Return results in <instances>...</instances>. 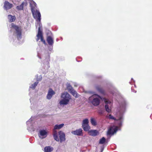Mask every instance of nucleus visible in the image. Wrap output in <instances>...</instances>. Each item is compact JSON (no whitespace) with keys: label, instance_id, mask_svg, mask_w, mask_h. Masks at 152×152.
Masks as SVG:
<instances>
[{"label":"nucleus","instance_id":"f257e3e1","mask_svg":"<svg viewBox=\"0 0 152 152\" xmlns=\"http://www.w3.org/2000/svg\"><path fill=\"white\" fill-rule=\"evenodd\" d=\"M127 104V102L124 100H123L121 103H120V107L118 109V111L116 114L117 119L110 114L108 116H106V117L109 119L114 120L115 121L116 124L118 125V126L111 127L107 132V134L108 135H113L118 130H121L120 128L122 126L124 120L123 115L126 111V107Z\"/></svg>","mask_w":152,"mask_h":152},{"label":"nucleus","instance_id":"f03ea898","mask_svg":"<svg viewBox=\"0 0 152 152\" xmlns=\"http://www.w3.org/2000/svg\"><path fill=\"white\" fill-rule=\"evenodd\" d=\"M89 93L93 94L91 96L89 97V101L94 106H97L100 103V99H102L105 104V108L106 111L108 113L111 112V110L110 107L111 105L112 101L105 98H102L100 96L95 94L94 92L89 91Z\"/></svg>","mask_w":152,"mask_h":152},{"label":"nucleus","instance_id":"7ed1b4c3","mask_svg":"<svg viewBox=\"0 0 152 152\" xmlns=\"http://www.w3.org/2000/svg\"><path fill=\"white\" fill-rule=\"evenodd\" d=\"M11 27L15 30L13 33V42H17V40H19L22 38L21 29L20 27L13 23L11 24Z\"/></svg>","mask_w":152,"mask_h":152},{"label":"nucleus","instance_id":"20e7f679","mask_svg":"<svg viewBox=\"0 0 152 152\" xmlns=\"http://www.w3.org/2000/svg\"><path fill=\"white\" fill-rule=\"evenodd\" d=\"M62 99L60 101L59 103L61 105L67 104L71 99L70 95L67 92H65L61 94Z\"/></svg>","mask_w":152,"mask_h":152},{"label":"nucleus","instance_id":"39448f33","mask_svg":"<svg viewBox=\"0 0 152 152\" xmlns=\"http://www.w3.org/2000/svg\"><path fill=\"white\" fill-rule=\"evenodd\" d=\"M34 118L31 117L27 122L26 124L27 126V129L30 131L33 132L35 130V128L33 125V121Z\"/></svg>","mask_w":152,"mask_h":152},{"label":"nucleus","instance_id":"423d86ee","mask_svg":"<svg viewBox=\"0 0 152 152\" xmlns=\"http://www.w3.org/2000/svg\"><path fill=\"white\" fill-rule=\"evenodd\" d=\"M33 10L31 11L34 18L36 20L40 23L41 19V15L39 10L37 9Z\"/></svg>","mask_w":152,"mask_h":152},{"label":"nucleus","instance_id":"0eeeda50","mask_svg":"<svg viewBox=\"0 0 152 152\" xmlns=\"http://www.w3.org/2000/svg\"><path fill=\"white\" fill-rule=\"evenodd\" d=\"M88 123L89 121L87 118L84 119L83 121L82 126L83 130L85 131H88V132L90 129V127L89 126Z\"/></svg>","mask_w":152,"mask_h":152},{"label":"nucleus","instance_id":"6e6552de","mask_svg":"<svg viewBox=\"0 0 152 152\" xmlns=\"http://www.w3.org/2000/svg\"><path fill=\"white\" fill-rule=\"evenodd\" d=\"M39 26L38 28V33L37 35V38L36 39V41L37 42L40 39L41 41L43 42L44 44L46 45V43L44 39L43 38L42 31L40 30V23H39Z\"/></svg>","mask_w":152,"mask_h":152},{"label":"nucleus","instance_id":"1a4fd4ad","mask_svg":"<svg viewBox=\"0 0 152 152\" xmlns=\"http://www.w3.org/2000/svg\"><path fill=\"white\" fill-rule=\"evenodd\" d=\"M47 135V132L46 130L44 129L40 130L38 134L39 137L41 139H43L45 138Z\"/></svg>","mask_w":152,"mask_h":152},{"label":"nucleus","instance_id":"9d476101","mask_svg":"<svg viewBox=\"0 0 152 152\" xmlns=\"http://www.w3.org/2000/svg\"><path fill=\"white\" fill-rule=\"evenodd\" d=\"M55 94V93L52 89L51 88H49L46 96L47 99H50Z\"/></svg>","mask_w":152,"mask_h":152},{"label":"nucleus","instance_id":"9b49d317","mask_svg":"<svg viewBox=\"0 0 152 152\" xmlns=\"http://www.w3.org/2000/svg\"><path fill=\"white\" fill-rule=\"evenodd\" d=\"M58 134L61 142L64 141L66 140L65 135L64 133L62 131L59 132Z\"/></svg>","mask_w":152,"mask_h":152},{"label":"nucleus","instance_id":"f8f14e48","mask_svg":"<svg viewBox=\"0 0 152 152\" xmlns=\"http://www.w3.org/2000/svg\"><path fill=\"white\" fill-rule=\"evenodd\" d=\"M12 6V4H10L7 1H5L4 4V8L6 10L11 9Z\"/></svg>","mask_w":152,"mask_h":152},{"label":"nucleus","instance_id":"ddd939ff","mask_svg":"<svg viewBox=\"0 0 152 152\" xmlns=\"http://www.w3.org/2000/svg\"><path fill=\"white\" fill-rule=\"evenodd\" d=\"M82 131V129L80 128L72 131V133L74 135L77 136H81L83 134Z\"/></svg>","mask_w":152,"mask_h":152},{"label":"nucleus","instance_id":"4468645a","mask_svg":"<svg viewBox=\"0 0 152 152\" xmlns=\"http://www.w3.org/2000/svg\"><path fill=\"white\" fill-rule=\"evenodd\" d=\"M89 134L91 136H96L99 134V132L96 130H91L88 132Z\"/></svg>","mask_w":152,"mask_h":152},{"label":"nucleus","instance_id":"2eb2a0df","mask_svg":"<svg viewBox=\"0 0 152 152\" xmlns=\"http://www.w3.org/2000/svg\"><path fill=\"white\" fill-rule=\"evenodd\" d=\"M46 40L49 45L51 46H53L54 43L53 39L50 36H48L47 37Z\"/></svg>","mask_w":152,"mask_h":152},{"label":"nucleus","instance_id":"dca6fc26","mask_svg":"<svg viewBox=\"0 0 152 152\" xmlns=\"http://www.w3.org/2000/svg\"><path fill=\"white\" fill-rule=\"evenodd\" d=\"M30 4L31 11L33 10L32 9H33L34 10L37 9V4L34 1H30Z\"/></svg>","mask_w":152,"mask_h":152},{"label":"nucleus","instance_id":"f3484780","mask_svg":"<svg viewBox=\"0 0 152 152\" xmlns=\"http://www.w3.org/2000/svg\"><path fill=\"white\" fill-rule=\"evenodd\" d=\"M44 150L45 152H51L53 150V148L51 146H48L45 147Z\"/></svg>","mask_w":152,"mask_h":152},{"label":"nucleus","instance_id":"a211bd4d","mask_svg":"<svg viewBox=\"0 0 152 152\" xmlns=\"http://www.w3.org/2000/svg\"><path fill=\"white\" fill-rule=\"evenodd\" d=\"M8 18L10 22H11L15 21V17L14 16L9 15H8Z\"/></svg>","mask_w":152,"mask_h":152},{"label":"nucleus","instance_id":"6ab92c4d","mask_svg":"<svg viewBox=\"0 0 152 152\" xmlns=\"http://www.w3.org/2000/svg\"><path fill=\"white\" fill-rule=\"evenodd\" d=\"M24 5V3L23 2L20 5L17 6L16 7L17 10L19 11L23 10Z\"/></svg>","mask_w":152,"mask_h":152},{"label":"nucleus","instance_id":"aec40b11","mask_svg":"<svg viewBox=\"0 0 152 152\" xmlns=\"http://www.w3.org/2000/svg\"><path fill=\"white\" fill-rule=\"evenodd\" d=\"M64 124H56L55 125L54 127V129H60L62 128L64 126Z\"/></svg>","mask_w":152,"mask_h":152},{"label":"nucleus","instance_id":"412c9836","mask_svg":"<svg viewBox=\"0 0 152 152\" xmlns=\"http://www.w3.org/2000/svg\"><path fill=\"white\" fill-rule=\"evenodd\" d=\"M70 93L72 94L76 98H77L78 97L79 95L77 93V92L75 91L74 89L72 90Z\"/></svg>","mask_w":152,"mask_h":152},{"label":"nucleus","instance_id":"4be33fe9","mask_svg":"<svg viewBox=\"0 0 152 152\" xmlns=\"http://www.w3.org/2000/svg\"><path fill=\"white\" fill-rule=\"evenodd\" d=\"M66 88L69 92L72 91V90H74V89L69 83H67L66 84Z\"/></svg>","mask_w":152,"mask_h":152},{"label":"nucleus","instance_id":"5701e85b","mask_svg":"<svg viewBox=\"0 0 152 152\" xmlns=\"http://www.w3.org/2000/svg\"><path fill=\"white\" fill-rule=\"evenodd\" d=\"M96 89L99 92L102 94L104 93V90L101 88L99 86H96Z\"/></svg>","mask_w":152,"mask_h":152},{"label":"nucleus","instance_id":"b1692460","mask_svg":"<svg viewBox=\"0 0 152 152\" xmlns=\"http://www.w3.org/2000/svg\"><path fill=\"white\" fill-rule=\"evenodd\" d=\"M38 83V82L37 81L35 82L34 84L31 85L29 87V88L34 89L37 85Z\"/></svg>","mask_w":152,"mask_h":152},{"label":"nucleus","instance_id":"393cba45","mask_svg":"<svg viewBox=\"0 0 152 152\" xmlns=\"http://www.w3.org/2000/svg\"><path fill=\"white\" fill-rule=\"evenodd\" d=\"M91 124L94 126H95L97 125L96 122V120L94 119V118H91Z\"/></svg>","mask_w":152,"mask_h":152},{"label":"nucleus","instance_id":"a878e982","mask_svg":"<svg viewBox=\"0 0 152 152\" xmlns=\"http://www.w3.org/2000/svg\"><path fill=\"white\" fill-rule=\"evenodd\" d=\"M106 141L105 138L103 137L100 139L99 143L100 144H104Z\"/></svg>","mask_w":152,"mask_h":152},{"label":"nucleus","instance_id":"bb28decb","mask_svg":"<svg viewBox=\"0 0 152 152\" xmlns=\"http://www.w3.org/2000/svg\"><path fill=\"white\" fill-rule=\"evenodd\" d=\"M53 136L55 140L57 141H59V139L57 136V134L56 132L54 133Z\"/></svg>","mask_w":152,"mask_h":152},{"label":"nucleus","instance_id":"cd10ccee","mask_svg":"<svg viewBox=\"0 0 152 152\" xmlns=\"http://www.w3.org/2000/svg\"><path fill=\"white\" fill-rule=\"evenodd\" d=\"M45 60L46 61V62L45 63V64L48 65L49 64V61H50L49 56H48L46 58H45Z\"/></svg>","mask_w":152,"mask_h":152},{"label":"nucleus","instance_id":"c85d7f7f","mask_svg":"<svg viewBox=\"0 0 152 152\" xmlns=\"http://www.w3.org/2000/svg\"><path fill=\"white\" fill-rule=\"evenodd\" d=\"M112 88H113L114 89V91H111V93L113 94V95H114V93H116V92L117 91V90L115 88H114L113 87H112Z\"/></svg>","mask_w":152,"mask_h":152},{"label":"nucleus","instance_id":"c756f323","mask_svg":"<svg viewBox=\"0 0 152 152\" xmlns=\"http://www.w3.org/2000/svg\"><path fill=\"white\" fill-rule=\"evenodd\" d=\"M37 77H38V76H37ZM37 81H40L41 80L42 77L41 75H40L39 76V77H37Z\"/></svg>","mask_w":152,"mask_h":152},{"label":"nucleus","instance_id":"7c9ffc66","mask_svg":"<svg viewBox=\"0 0 152 152\" xmlns=\"http://www.w3.org/2000/svg\"><path fill=\"white\" fill-rule=\"evenodd\" d=\"M99 114L102 115L103 113V112L102 110H101L99 111Z\"/></svg>","mask_w":152,"mask_h":152},{"label":"nucleus","instance_id":"2f4dec72","mask_svg":"<svg viewBox=\"0 0 152 152\" xmlns=\"http://www.w3.org/2000/svg\"><path fill=\"white\" fill-rule=\"evenodd\" d=\"M53 46H51V47H49V50L50 51H51L52 50V49H53Z\"/></svg>","mask_w":152,"mask_h":152},{"label":"nucleus","instance_id":"473e14b6","mask_svg":"<svg viewBox=\"0 0 152 152\" xmlns=\"http://www.w3.org/2000/svg\"><path fill=\"white\" fill-rule=\"evenodd\" d=\"M132 92H134V93H136V91L135 90L133 89L132 88Z\"/></svg>","mask_w":152,"mask_h":152},{"label":"nucleus","instance_id":"72a5a7b5","mask_svg":"<svg viewBox=\"0 0 152 152\" xmlns=\"http://www.w3.org/2000/svg\"><path fill=\"white\" fill-rule=\"evenodd\" d=\"M104 148V147H102V150H101V152H102L103 151V150Z\"/></svg>","mask_w":152,"mask_h":152},{"label":"nucleus","instance_id":"f704fd0d","mask_svg":"<svg viewBox=\"0 0 152 152\" xmlns=\"http://www.w3.org/2000/svg\"><path fill=\"white\" fill-rule=\"evenodd\" d=\"M38 56L39 58H41L39 56V55L38 54Z\"/></svg>","mask_w":152,"mask_h":152},{"label":"nucleus","instance_id":"c9c22d12","mask_svg":"<svg viewBox=\"0 0 152 152\" xmlns=\"http://www.w3.org/2000/svg\"><path fill=\"white\" fill-rule=\"evenodd\" d=\"M131 80H133V82H134V83H135V80H133V78H132Z\"/></svg>","mask_w":152,"mask_h":152},{"label":"nucleus","instance_id":"e433bc0d","mask_svg":"<svg viewBox=\"0 0 152 152\" xmlns=\"http://www.w3.org/2000/svg\"><path fill=\"white\" fill-rule=\"evenodd\" d=\"M129 83H130V84H131V82H129Z\"/></svg>","mask_w":152,"mask_h":152},{"label":"nucleus","instance_id":"4c0bfd02","mask_svg":"<svg viewBox=\"0 0 152 152\" xmlns=\"http://www.w3.org/2000/svg\"><path fill=\"white\" fill-rule=\"evenodd\" d=\"M134 86H135V87H136V86H135V84H134Z\"/></svg>","mask_w":152,"mask_h":152},{"label":"nucleus","instance_id":"58836bf2","mask_svg":"<svg viewBox=\"0 0 152 152\" xmlns=\"http://www.w3.org/2000/svg\"><path fill=\"white\" fill-rule=\"evenodd\" d=\"M30 102H31V99H30Z\"/></svg>","mask_w":152,"mask_h":152}]
</instances>
